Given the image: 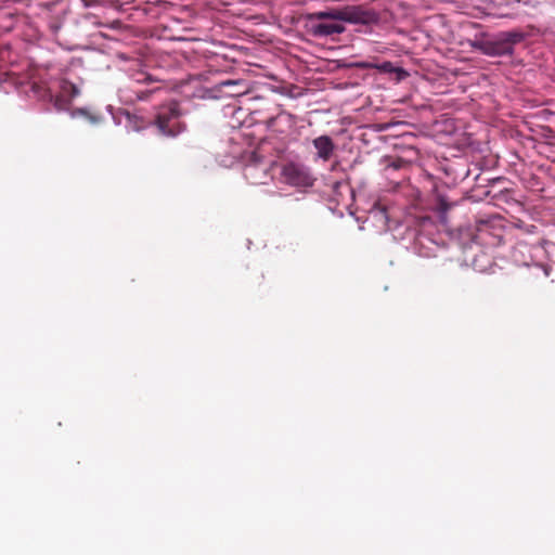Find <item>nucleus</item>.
<instances>
[{
	"instance_id": "f257e3e1",
	"label": "nucleus",
	"mask_w": 555,
	"mask_h": 555,
	"mask_svg": "<svg viewBox=\"0 0 555 555\" xmlns=\"http://www.w3.org/2000/svg\"><path fill=\"white\" fill-rule=\"evenodd\" d=\"M311 33L314 36L326 37L345 31V26L336 22H324L326 20L347 22L351 24H367L372 21L373 14L364 10L360 5H345L341 8H333L325 11H318L309 14Z\"/></svg>"
},
{
	"instance_id": "f03ea898",
	"label": "nucleus",
	"mask_w": 555,
	"mask_h": 555,
	"mask_svg": "<svg viewBox=\"0 0 555 555\" xmlns=\"http://www.w3.org/2000/svg\"><path fill=\"white\" fill-rule=\"evenodd\" d=\"M180 112L176 102L163 107L157 114L156 124L159 131L168 137H175L180 133L184 127L179 121Z\"/></svg>"
},
{
	"instance_id": "7ed1b4c3",
	"label": "nucleus",
	"mask_w": 555,
	"mask_h": 555,
	"mask_svg": "<svg viewBox=\"0 0 555 555\" xmlns=\"http://www.w3.org/2000/svg\"><path fill=\"white\" fill-rule=\"evenodd\" d=\"M282 175L285 181L294 186H311L314 182L310 169L300 164L289 163L285 165Z\"/></svg>"
},
{
	"instance_id": "20e7f679",
	"label": "nucleus",
	"mask_w": 555,
	"mask_h": 555,
	"mask_svg": "<svg viewBox=\"0 0 555 555\" xmlns=\"http://www.w3.org/2000/svg\"><path fill=\"white\" fill-rule=\"evenodd\" d=\"M469 46L488 56L508 55L513 52V48L499 40L475 39L469 41Z\"/></svg>"
},
{
	"instance_id": "39448f33",
	"label": "nucleus",
	"mask_w": 555,
	"mask_h": 555,
	"mask_svg": "<svg viewBox=\"0 0 555 555\" xmlns=\"http://www.w3.org/2000/svg\"><path fill=\"white\" fill-rule=\"evenodd\" d=\"M312 144L317 150V158L322 159L323 162H327L335 151V143L328 135H320L315 138L312 141Z\"/></svg>"
},
{
	"instance_id": "423d86ee",
	"label": "nucleus",
	"mask_w": 555,
	"mask_h": 555,
	"mask_svg": "<svg viewBox=\"0 0 555 555\" xmlns=\"http://www.w3.org/2000/svg\"><path fill=\"white\" fill-rule=\"evenodd\" d=\"M261 173L263 178H268V171L264 167H260L256 164L248 165L245 168V177L253 184H262L266 183L264 180L260 179L258 176Z\"/></svg>"
},
{
	"instance_id": "0eeeda50",
	"label": "nucleus",
	"mask_w": 555,
	"mask_h": 555,
	"mask_svg": "<svg viewBox=\"0 0 555 555\" xmlns=\"http://www.w3.org/2000/svg\"><path fill=\"white\" fill-rule=\"evenodd\" d=\"M521 36L517 33H506L503 34L502 38L499 39V42H505L507 46L512 48V44L519 41Z\"/></svg>"
},
{
	"instance_id": "6e6552de",
	"label": "nucleus",
	"mask_w": 555,
	"mask_h": 555,
	"mask_svg": "<svg viewBox=\"0 0 555 555\" xmlns=\"http://www.w3.org/2000/svg\"><path fill=\"white\" fill-rule=\"evenodd\" d=\"M242 85V80H223L221 82L218 83V88L221 90L228 86H241Z\"/></svg>"
},
{
	"instance_id": "1a4fd4ad",
	"label": "nucleus",
	"mask_w": 555,
	"mask_h": 555,
	"mask_svg": "<svg viewBox=\"0 0 555 555\" xmlns=\"http://www.w3.org/2000/svg\"><path fill=\"white\" fill-rule=\"evenodd\" d=\"M244 92H245V90L242 89V90H235V91L231 92L230 94L231 95H240V94H243Z\"/></svg>"
},
{
	"instance_id": "9d476101",
	"label": "nucleus",
	"mask_w": 555,
	"mask_h": 555,
	"mask_svg": "<svg viewBox=\"0 0 555 555\" xmlns=\"http://www.w3.org/2000/svg\"><path fill=\"white\" fill-rule=\"evenodd\" d=\"M72 88H73L74 94L75 95L78 94V91H77L76 87L73 86Z\"/></svg>"
}]
</instances>
